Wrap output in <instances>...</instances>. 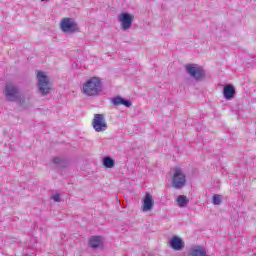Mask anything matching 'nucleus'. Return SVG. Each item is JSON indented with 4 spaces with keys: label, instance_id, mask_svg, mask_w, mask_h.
<instances>
[{
    "label": "nucleus",
    "instance_id": "10",
    "mask_svg": "<svg viewBox=\"0 0 256 256\" xmlns=\"http://www.w3.org/2000/svg\"><path fill=\"white\" fill-rule=\"evenodd\" d=\"M188 256H207V251L203 246H194L190 248Z\"/></svg>",
    "mask_w": 256,
    "mask_h": 256
},
{
    "label": "nucleus",
    "instance_id": "1",
    "mask_svg": "<svg viewBox=\"0 0 256 256\" xmlns=\"http://www.w3.org/2000/svg\"><path fill=\"white\" fill-rule=\"evenodd\" d=\"M102 89L103 82L97 77H92L84 83L82 91L88 97H95L101 93Z\"/></svg>",
    "mask_w": 256,
    "mask_h": 256
},
{
    "label": "nucleus",
    "instance_id": "2",
    "mask_svg": "<svg viewBox=\"0 0 256 256\" xmlns=\"http://www.w3.org/2000/svg\"><path fill=\"white\" fill-rule=\"evenodd\" d=\"M172 171V187H174V189H183L187 183V176H185V173H183V169L176 166L172 169Z\"/></svg>",
    "mask_w": 256,
    "mask_h": 256
},
{
    "label": "nucleus",
    "instance_id": "16",
    "mask_svg": "<svg viewBox=\"0 0 256 256\" xmlns=\"http://www.w3.org/2000/svg\"><path fill=\"white\" fill-rule=\"evenodd\" d=\"M103 165L106 169H113V167H115V160L111 157H105L103 159Z\"/></svg>",
    "mask_w": 256,
    "mask_h": 256
},
{
    "label": "nucleus",
    "instance_id": "14",
    "mask_svg": "<svg viewBox=\"0 0 256 256\" xmlns=\"http://www.w3.org/2000/svg\"><path fill=\"white\" fill-rule=\"evenodd\" d=\"M102 243L101 236H93L89 240V246L92 247V249H99V246L102 245Z\"/></svg>",
    "mask_w": 256,
    "mask_h": 256
},
{
    "label": "nucleus",
    "instance_id": "19",
    "mask_svg": "<svg viewBox=\"0 0 256 256\" xmlns=\"http://www.w3.org/2000/svg\"><path fill=\"white\" fill-rule=\"evenodd\" d=\"M59 158H54V163H59Z\"/></svg>",
    "mask_w": 256,
    "mask_h": 256
},
{
    "label": "nucleus",
    "instance_id": "5",
    "mask_svg": "<svg viewBox=\"0 0 256 256\" xmlns=\"http://www.w3.org/2000/svg\"><path fill=\"white\" fill-rule=\"evenodd\" d=\"M92 127L96 133L107 131V121L105 120V116H103V114H95L92 120Z\"/></svg>",
    "mask_w": 256,
    "mask_h": 256
},
{
    "label": "nucleus",
    "instance_id": "15",
    "mask_svg": "<svg viewBox=\"0 0 256 256\" xmlns=\"http://www.w3.org/2000/svg\"><path fill=\"white\" fill-rule=\"evenodd\" d=\"M176 201L178 203V207H187L189 203V199H187V196L185 195H179Z\"/></svg>",
    "mask_w": 256,
    "mask_h": 256
},
{
    "label": "nucleus",
    "instance_id": "6",
    "mask_svg": "<svg viewBox=\"0 0 256 256\" xmlns=\"http://www.w3.org/2000/svg\"><path fill=\"white\" fill-rule=\"evenodd\" d=\"M60 28L64 33H75V31H79V27L72 18H63Z\"/></svg>",
    "mask_w": 256,
    "mask_h": 256
},
{
    "label": "nucleus",
    "instance_id": "13",
    "mask_svg": "<svg viewBox=\"0 0 256 256\" xmlns=\"http://www.w3.org/2000/svg\"><path fill=\"white\" fill-rule=\"evenodd\" d=\"M223 95L225 99H233L235 97V87L233 85L224 86Z\"/></svg>",
    "mask_w": 256,
    "mask_h": 256
},
{
    "label": "nucleus",
    "instance_id": "8",
    "mask_svg": "<svg viewBox=\"0 0 256 256\" xmlns=\"http://www.w3.org/2000/svg\"><path fill=\"white\" fill-rule=\"evenodd\" d=\"M4 93L8 101H17L19 97V91L13 84H7Z\"/></svg>",
    "mask_w": 256,
    "mask_h": 256
},
{
    "label": "nucleus",
    "instance_id": "11",
    "mask_svg": "<svg viewBox=\"0 0 256 256\" xmlns=\"http://www.w3.org/2000/svg\"><path fill=\"white\" fill-rule=\"evenodd\" d=\"M170 247L174 249V251H181L185 245L183 244V240L178 236H174L170 241Z\"/></svg>",
    "mask_w": 256,
    "mask_h": 256
},
{
    "label": "nucleus",
    "instance_id": "18",
    "mask_svg": "<svg viewBox=\"0 0 256 256\" xmlns=\"http://www.w3.org/2000/svg\"><path fill=\"white\" fill-rule=\"evenodd\" d=\"M52 199L56 202L59 203L61 201V196L59 194H55L52 196Z\"/></svg>",
    "mask_w": 256,
    "mask_h": 256
},
{
    "label": "nucleus",
    "instance_id": "9",
    "mask_svg": "<svg viewBox=\"0 0 256 256\" xmlns=\"http://www.w3.org/2000/svg\"><path fill=\"white\" fill-rule=\"evenodd\" d=\"M154 205L155 200L153 199V196L149 193H146L142 202V211L144 213H147V211H152Z\"/></svg>",
    "mask_w": 256,
    "mask_h": 256
},
{
    "label": "nucleus",
    "instance_id": "7",
    "mask_svg": "<svg viewBox=\"0 0 256 256\" xmlns=\"http://www.w3.org/2000/svg\"><path fill=\"white\" fill-rule=\"evenodd\" d=\"M134 16L129 13H122L118 16V21L121 24L123 31H129L133 25Z\"/></svg>",
    "mask_w": 256,
    "mask_h": 256
},
{
    "label": "nucleus",
    "instance_id": "4",
    "mask_svg": "<svg viewBox=\"0 0 256 256\" xmlns=\"http://www.w3.org/2000/svg\"><path fill=\"white\" fill-rule=\"evenodd\" d=\"M185 69L190 77L196 79V81H202L205 79V70L197 64H187Z\"/></svg>",
    "mask_w": 256,
    "mask_h": 256
},
{
    "label": "nucleus",
    "instance_id": "3",
    "mask_svg": "<svg viewBox=\"0 0 256 256\" xmlns=\"http://www.w3.org/2000/svg\"><path fill=\"white\" fill-rule=\"evenodd\" d=\"M38 89L42 95H47L51 91V81L46 72L37 71Z\"/></svg>",
    "mask_w": 256,
    "mask_h": 256
},
{
    "label": "nucleus",
    "instance_id": "17",
    "mask_svg": "<svg viewBox=\"0 0 256 256\" xmlns=\"http://www.w3.org/2000/svg\"><path fill=\"white\" fill-rule=\"evenodd\" d=\"M213 204L214 205H221V195L216 194L213 196Z\"/></svg>",
    "mask_w": 256,
    "mask_h": 256
},
{
    "label": "nucleus",
    "instance_id": "12",
    "mask_svg": "<svg viewBox=\"0 0 256 256\" xmlns=\"http://www.w3.org/2000/svg\"><path fill=\"white\" fill-rule=\"evenodd\" d=\"M112 103H113V105H115L116 107H119V105H124V107H131V101L125 100V99L122 98L121 96L114 97V98L112 99Z\"/></svg>",
    "mask_w": 256,
    "mask_h": 256
}]
</instances>
